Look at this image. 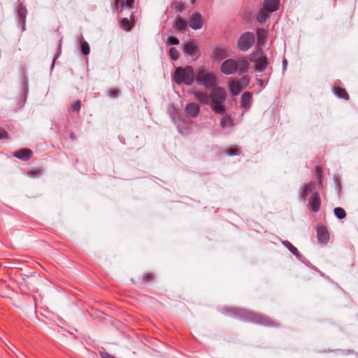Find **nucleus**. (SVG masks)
<instances>
[{
    "label": "nucleus",
    "mask_w": 358,
    "mask_h": 358,
    "mask_svg": "<svg viewBox=\"0 0 358 358\" xmlns=\"http://www.w3.org/2000/svg\"><path fill=\"white\" fill-rule=\"evenodd\" d=\"M235 311V317L245 322L270 327H278L280 326L278 322L270 317L259 313L241 308H238V310Z\"/></svg>",
    "instance_id": "obj_1"
},
{
    "label": "nucleus",
    "mask_w": 358,
    "mask_h": 358,
    "mask_svg": "<svg viewBox=\"0 0 358 358\" xmlns=\"http://www.w3.org/2000/svg\"><path fill=\"white\" fill-rule=\"evenodd\" d=\"M227 93L224 88L214 87L210 94V105L215 113L222 115L225 112L224 103L225 102Z\"/></svg>",
    "instance_id": "obj_2"
},
{
    "label": "nucleus",
    "mask_w": 358,
    "mask_h": 358,
    "mask_svg": "<svg viewBox=\"0 0 358 358\" xmlns=\"http://www.w3.org/2000/svg\"><path fill=\"white\" fill-rule=\"evenodd\" d=\"M249 63L247 59H242L238 61L233 59L225 60L221 65V71L225 75H230L236 73L237 70L243 73L247 71Z\"/></svg>",
    "instance_id": "obj_3"
},
{
    "label": "nucleus",
    "mask_w": 358,
    "mask_h": 358,
    "mask_svg": "<svg viewBox=\"0 0 358 358\" xmlns=\"http://www.w3.org/2000/svg\"><path fill=\"white\" fill-rule=\"evenodd\" d=\"M194 79V69L191 66L178 67L173 74V80L178 85H191Z\"/></svg>",
    "instance_id": "obj_4"
},
{
    "label": "nucleus",
    "mask_w": 358,
    "mask_h": 358,
    "mask_svg": "<svg viewBox=\"0 0 358 358\" xmlns=\"http://www.w3.org/2000/svg\"><path fill=\"white\" fill-rule=\"evenodd\" d=\"M250 60L255 64V69L258 72H264L268 65L267 57L263 54V50L261 48H258L253 52Z\"/></svg>",
    "instance_id": "obj_5"
},
{
    "label": "nucleus",
    "mask_w": 358,
    "mask_h": 358,
    "mask_svg": "<svg viewBox=\"0 0 358 358\" xmlns=\"http://www.w3.org/2000/svg\"><path fill=\"white\" fill-rule=\"evenodd\" d=\"M196 80L199 84L204 85L207 88L212 87L216 84V78L212 73L207 72L204 69H200L196 76Z\"/></svg>",
    "instance_id": "obj_6"
},
{
    "label": "nucleus",
    "mask_w": 358,
    "mask_h": 358,
    "mask_svg": "<svg viewBox=\"0 0 358 358\" xmlns=\"http://www.w3.org/2000/svg\"><path fill=\"white\" fill-rule=\"evenodd\" d=\"M255 36L252 32H245L242 34L238 39V48L243 52L248 50L255 43Z\"/></svg>",
    "instance_id": "obj_7"
},
{
    "label": "nucleus",
    "mask_w": 358,
    "mask_h": 358,
    "mask_svg": "<svg viewBox=\"0 0 358 358\" xmlns=\"http://www.w3.org/2000/svg\"><path fill=\"white\" fill-rule=\"evenodd\" d=\"M250 83V78L248 76H242L239 80H233L229 83L230 92L234 95H238Z\"/></svg>",
    "instance_id": "obj_8"
},
{
    "label": "nucleus",
    "mask_w": 358,
    "mask_h": 358,
    "mask_svg": "<svg viewBox=\"0 0 358 358\" xmlns=\"http://www.w3.org/2000/svg\"><path fill=\"white\" fill-rule=\"evenodd\" d=\"M320 184L317 183L315 181H311L308 183L303 184V186L301 187L299 196L300 198L305 202L307 200V196L310 194H313L315 192H317L318 186Z\"/></svg>",
    "instance_id": "obj_9"
},
{
    "label": "nucleus",
    "mask_w": 358,
    "mask_h": 358,
    "mask_svg": "<svg viewBox=\"0 0 358 358\" xmlns=\"http://www.w3.org/2000/svg\"><path fill=\"white\" fill-rule=\"evenodd\" d=\"M321 199L318 192H315L310 196L308 201V207L314 213H317L320 209Z\"/></svg>",
    "instance_id": "obj_10"
},
{
    "label": "nucleus",
    "mask_w": 358,
    "mask_h": 358,
    "mask_svg": "<svg viewBox=\"0 0 358 358\" xmlns=\"http://www.w3.org/2000/svg\"><path fill=\"white\" fill-rule=\"evenodd\" d=\"M183 52L185 55L192 57H196L199 52V48L193 41H188L183 45Z\"/></svg>",
    "instance_id": "obj_11"
},
{
    "label": "nucleus",
    "mask_w": 358,
    "mask_h": 358,
    "mask_svg": "<svg viewBox=\"0 0 358 358\" xmlns=\"http://www.w3.org/2000/svg\"><path fill=\"white\" fill-rule=\"evenodd\" d=\"M202 26V15L199 13H194L189 18V27L193 29H199Z\"/></svg>",
    "instance_id": "obj_12"
},
{
    "label": "nucleus",
    "mask_w": 358,
    "mask_h": 358,
    "mask_svg": "<svg viewBox=\"0 0 358 358\" xmlns=\"http://www.w3.org/2000/svg\"><path fill=\"white\" fill-rule=\"evenodd\" d=\"M318 241L321 243H327L329 239V234L326 227L320 226L317 229Z\"/></svg>",
    "instance_id": "obj_13"
},
{
    "label": "nucleus",
    "mask_w": 358,
    "mask_h": 358,
    "mask_svg": "<svg viewBox=\"0 0 358 358\" xmlns=\"http://www.w3.org/2000/svg\"><path fill=\"white\" fill-rule=\"evenodd\" d=\"M33 155V152L30 149L22 148L15 151L13 156L23 161L29 160Z\"/></svg>",
    "instance_id": "obj_14"
},
{
    "label": "nucleus",
    "mask_w": 358,
    "mask_h": 358,
    "mask_svg": "<svg viewBox=\"0 0 358 358\" xmlns=\"http://www.w3.org/2000/svg\"><path fill=\"white\" fill-rule=\"evenodd\" d=\"M185 112L189 116L196 117L200 112V106L194 102L189 103L185 107Z\"/></svg>",
    "instance_id": "obj_15"
},
{
    "label": "nucleus",
    "mask_w": 358,
    "mask_h": 358,
    "mask_svg": "<svg viewBox=\"0 0 358 358\" xmlns=\"http://www.w3.org/2000/svg\"><path fill=\"white\" fill-rule=\"evenodd\" d=\"M279 4V0H264L263 8L268 13H273L278 9Z\"/></svg>",
    "instance_id": "obj_16"
},
{
    "label": "nucleus",
    "mask_w": 358,
    "mask_h": 358,
    "mask_svg": "<svg viewBox=\"0 0 358 358\" xmlns=\"http://www.w3.org/2000/svg\"><path fill=\"white\" fill-rule=\"evenodd\" d=\"M252 94L249 92H245L241 96V107L245 110H249L252 105Z\"/></svg>",
    "instance_id": "obj_17"
},
{
    "label": "nucleus",
    "mask_w": 358,
    "mask_h": 358,
    "mask_svg": "<svg viewBox=\"0 0 358 358\" xmlns=\"http://www.w3.org/2000/svg\"><path fill=\"white\" fill-rule=\"evenodd\" d=\"M27 13V10L26 7L24 6L22 3H20L17 6V16L20 22L22 23L23 30L25 29Z\"/></svg>",
    "instance_id": "obj_18"
},
{
    "label": "nucleus",
    "mask_w": 358,
    "mask_h": 358,
    "mask_svg": "<svg viewBox=\"0 0 358 358\" xmlns=\"http://www.w3.org/2000/svg\"><path fill=\"white\" fill-rule=\"evenodd\" d=\"M193 94L200 103L203 104H208L210 103V95H208L207 93L199 91H194L193 92Z\"/></svg>",
    "instance_id": "obj_19"
},
{
    "label": "nucleus",
    "mask_w": 358,
    "mask_h": 358,
    "mask_svg": "<svg viewBox=\"0 0 358 358\" xmlns=\"http://www.w3.org/2000/svg\"><path fill=\"white\" fill-rule=\"evenodd\" d=\"M333 92L336 96L341 99H343L345 100H349L350 96L347 92V91L342 87H335L333 89Z\"/></svg>",
    "instance_id": "obj_20"
},
{
    "label": "nucleus",
    "mask_w": 358,
    "mask_h": 358,
    "mask_svg": "<svg viewBox=\"0 0 358 358\" xmlns=\"http://www.w3.org/2000/svg\"><path fill=\"white\" fill-rule=\"evenodd\" d=\"M282 244L287 248L292 254H293L296 257L299 259L301 257V254L298 251L297 248L294 247L289 241H282Z\"/></svg>",
    "instance_id": "obj_21"
},
{
    "label": "nucleus",
    "mask_w": 358,
    "mask_h": 358,
    "mask_svg": "<svg viewBox=\"0 0 358 358\" xmlns=\"http://www.w3.org/2000/svg\"><path fill=\"white\" fill-rule=\"evenodd\" d=\"M257 44L258 45H262L266 38V31L264 29H258L257 30Z\"/></svg>",
    "instance_id": "obj_22"
},
{
    "label": "nucleus",
    "mask_w": 358,
    "mask_h": 358,
    "mask_svg": "<svg viewBox=\"0 0 358 358\" xmlns=\"http://www.w3.org/2000/svg\"><path fill=\"white\" fill-rule=\"evenodd\" d=\"M214 55L216 59H223L228 56V51L225 48H217L214 50Z\"/></svg>",
    "instance_id": "obj_23"
},
{
    "label": "nucleus",
    "mask_w": 358,
    "mask_h": 358,
    "mask_svg": "<svg viewBox=\"0 0 358 358\" xmlns=\"http://www.w3.org/2000/svg\"><path fill=\"white\" fill-rule=\"evenodd\" d=\"M175 27L179 31H183L186 29L187 22L181 17H178L175 22Z\"/></svg>",
    "instance_id": "obj_24"
},
{
    "label": "nucleus",
    "mask_w": 358,
    "mask_h": 358,
    "mask_svg": "<svg viewBox=\"0 0 358 358\" xmlns=\"http://www.w3.org/2000/svg\"><path fill=\"white\" fill-rule=\"evenodd\" d=\"M268 12L266 10H265V8H262L257 15V22L260 23H264V22H266V20L268 18Z\"/></svg>",
    "instance_id": "obj_25"
},
{
    "label": "nucleus",
    "mask_w": 358,
    "mask_h": 358,
    "mask_svg": "<svg viewBox=\"0 0 358 358\" xmlns=\"http://www.w3.org/2000/svg\"><path fill=\"white\" fill-rule=\"evenodd\" d=\"M233 124V120L229 115L224 116L220 122V125L222 128L230 127Z\"/></svg>",
    "instance_id": "obj_26"
},
{
    "label": "nucleus",
    "mask_w": 358,
    "mask_h": 358,
    "mask_svg": "<svg viewBox=\"0 0 358 358\" xmlns=\"http://www.w3.org/2000/svg\"><path fill=\"white\" fill-rule=\"evenodd\" d=\"M120 27L125 31H130L131 29L130 21L127 17L120 19Z\"/></svg>",
    "instance_id": "obj_27"
},
{
    "label": "nucleus",
    "mask_w": 358,
    "mask_h": 358,
    "mask_svg": "<svg viewBox=\"0 0 358 358\" xmlns=\"http://www.w3.org/2000/svg\"><path fill=\"white\" fill-rule=\"evenodd\" d=\"M124 6H125L124 0H115L112 7L113 10H116L118 12H122Z\"/></svg>",
    "instance_id": "obj_28"
},
{
    "label": "nucleus",
    "mask_w": 358,
    "mask_h": 358,
    "mask_svg": "<svg viewBox=\"0 0 358 358\" xmlns=\"http://www.w3.org/2000/svg\"><path fill=\"white\" fill-rule=\"evenodd\" d=\"M155 275L153 273H146L143 275L142 280L143 283H149L155 280Z\"/></svg>",
    "instance_id": "obj_29"
},
{
    "label": "nucleus",
    "mask_w": 358,
    "mask_h": 358,
    "mask_svg": "<svg viewBox=\"0 0 358 358\" xmlns=\"http://www.w3.org/2000/svg\"><path fill=\"white\" fill-rule=\"evenodd\" d=\"M334 211L335 215L338 219H343L346 216V213H345V210L342 208L336 207L334 208Z\"/></svg>",
    "instance_id": "obj_30"
},
{
    "label": "nucleus",
    "mask_w": 358,
    "mask_h": 358,
    "mask_svg": "<svg viewBox=\"0 0 358 358\" xmlns=\"http://www.w3.org/2000/svg\"><path fill=\"white\" fill-rule=\"evenodd\" d=\"M80 50L83 55H87L90 54V48L87 41H83L81 43Z\"/></svg>",
    "instance_id": "obj_31"
},
{
    "label": "nucleus",
    "mask_w": 358,
    "mask_h": 358,
    "mask_svg": "<svg viewBox=\"0 0 358 358\" xmlns=\"http://www.w3.org/2000/svg\"><path fill=\"white\" fill-rule=\"evenodd\" d=\"M169 56L171 59L176 61L179 58L180 54L176 48H171L169 50Z\"/></svg>",
    "instance_id": "obj_32"
},
{
    "label": "nucleus",
    "mask_w": 358,
    "mask_h": 358,
    "mask_svg": "<svg viewBox=\"0 0 358 358\" xmlns=\"http://www.w3.org/2000/svg\"><path fill=\"white\" fill-rule=\"evenodd\" d=\"M238 308H234V307L224 308L222 310V313L227 315L235 317V312L236 311H234V310H238Z\"/></svg>",
    "instance_id": "obj_33"
},
{
    "label": "nucleus",
    "mask_w": 358,
    "mask_h": 358,
    "mask_svg": "<svg viewBox=\"0 0 358 358\" xmlns=\"http://www.w3.org/2000/svg\"><path fill=\"white\" fill-rule=\"evenodd\" d=\"M62 39L61 38L59 41V43H58V47H57V53L55 54L53 59H52V68H53L54 65H55V61L57 59V58L59 57V55H61V52H62Z\"/></svg>",
    "instance_id": "obj_34"
},
{
    "label": "nucleus",
    "mask_w": 358,
    "mask_h": 358,
    "mask_svg": "<svg viewBox=\"0 0 358 358\" xmlns=\"http://www.w3.org/2000/svg\"><path fill=\"white\" fill-rule=\"evenodd\" d=\"M226 152L228 155L234 156L240 155L241 151L236 148H230L226 150Z\"/></svg>",
    "instance_id": "obj_35"
},
{
    "label": "nucleus",
    "mask_w": 358,
    "mask_h": 358,
    "mask_svg": "<svg viewBox=\"0 0 358 358\" xmlns=\"http://www.w3.org/2000/svg\"><path fill=\"white\" fill-rule=\"evenodd\" d=\"M81 108V102L80 100L75 101L72 104L71 109L72 111L79 112Z\"/></svg>",
    "instance_id": "obj_36"
},
{
    "label": "nucleus",
    "mask_w": 358,
    "mask_h": 358,
    "mask_svg": "<svg viewBox=\"0 0 358 358\" xmlns=\"http://www.w3.org/2000/svg\"><path fill=\"white\" fill-rule=\"evenodd\" d=\"M120 94V91L117 89H111L109 90L108 95L110 98H117Z\"/></svg>",
    "instance_id": "obj_37"
},
{
    "label": "nucleus",
    "mask_w": 358,
    "mask_h": 358,
    "mask_svg": "<svg viewBox=\"0 0 358 358\" xmlns=\"http://www.w3.org/2000/svg\"><path fill=\"white\" fill-rule=\"evenodd\" d=\"M167 43L169 45H178L179 40L175 36H169L167 39Z\"/></svg>",
    "instance_id": "obj_38"
},
{
    "label": "nucleus",
    "mask_w": 358,
    "mask_h": 358,
    "mask_svg": "<svg viewBox=\"0 0 358 358\" xmlns=\"http://www.w3.org/2000/svg\"><path fill=\"white\" fill-rule=\"evenodd\" d=\"M315 171H316L317 178L318 180V182L320 184H321V182H322V181H321L322 169L320 166H316L315 167Z\"/></svg>",
    "instance_id": "obj_39"
},
{
    "label": "nucleus",
    "mask_w": 358,
    "mask_h": 358,
    "mask_svg": "<svg viewBox=\"0 0 358 358\" xmlns=\"http://www.w3.org/2000/svg\"><path fill=\"white\" fill-rule=\"evenodd\" d=\"M7 137H8L7 132L3 129H0V139L6 138Z\"/></svg>",
    "instance_id": "obj_40"
},
{
    "label": "nucleus",
    "mask_w": 358,
    "mask_h": 358,
    "mask_svg": "<svg viewBox=\"0 0 358 358\" xmlns=\"http://www.w3.org/2000/svg\"><path fill=\"white\" fill-rule=\"evenodd\" d=\"M100 355H101V358H113L114 357L113 356H112L111 355L108 354L106 352H101Z\"/></svg>",
    "instance_id": "obj_41"
},
{
    "label": "nucleus",
    "mask_w": 358,
    "mask_h": 358,
    "mask_svg": "<svg viewBox=\"0 0 358 358\" xmlns=\"http://www.w3.org/2000/svg\"><path fill=\"white\" fill-rule=\"evenodd\" d=\"M135 0H126L125 6L128 8H132Z\"/></svg>",
    "instance_id": "obj_42"
},
{
    "label": "nucleus",
    "mask_w": 358,
    "mask_h": 358,
    "mask_svg": "<svg viewBox=\"0 0 358 358\" xmlns=\"http://www.w3.org/2000/svg\"><path fill=\"white\" fill-rule=\"evenodd\" d=\"M175 8L176 11L180 12L183 10V5L182 3H177Z\"/></svg>",
    "instance_id": "obj_43"
},
{
    "label": "nucleus",
    "mask_w": 358,
    "mask_h": 358,
    "mask_svg": "<svg viewBox=\"0 0 358 358\" xmlns=\"http://www.w3.org/2000/svg\"><path fill=\"white\" fill-rule=\"evenodd\" d=\"M69 138L72 140V141H75L76 139V134L73 133V132H71L70 134H69Z\"/></svg>",
    "instance_id": "obj_44"
},
{
    "label": "nucleus",
    "mask_w": 358,
    "mask_h": 358,
    "mask_svg": "<svg viewBox=\"0 0 358 358\" xmlns=\"http://www.w3.org/2000/svg\"><path fill=\"white\" fill-rule=\"evenodd\" d=\"M257 83H258L261 86H262V85H263V83H264V81H263V80H262V79H258V80H257Z\"/></svg>",
    "instance_id": "obj_45"
},
{
    "label": "nucleus",
    "mask_w": 358,
    "mask_h": 358,
    "mask_svg": "<svg viewBox=\"0 0 358 358\" xmlns=\"http://www.w3.org/2000/svg\"><path fill=\"white\" fill-rule=\"evenodd\" d=\"M282 63H283V67H284V69H285V67H286V66L287 64V60L284 59Z\"/></svg>",
    "instance_id": "obj_46"
},
{
    "label": "nucleus",
    "mask_w": 358,
    "mask_h": 358,
    "mask_svg": "<svg viewBox=\"0 0 358 358\" xmlns=\"http://www.w3.org/2000/svg\"><path fill=\"white\" fill-rule=\"evenodd\" d=\"M196 0H191L192 3H194Z\"/></svg>",
    "instance_id": "obj_47"
},
{
    "label": "nucleus",
    "mask_w": 358,
    "mask_h": 358,
    "mask_svg": "<svg viewBox=\"0 0 358 358\" xmlns=\"http://www.w3.org/2000/svg\"><path fill=\"white\" fill-rule=\"evenodd\" d=\"M113 358H115V357H113Z\"/></svg>",
    "instance_id": "obj_48"
},
{
    "label": "nucleus",
    "mask_w": 358,
    "mask_h": 358,
    "mask_svg": "<svg viewBox=\"0 0 358 358\" xmlns=\"http://www.w3.org/2000/svg\"><path fill=\"white\" fill-rule=\"evenodd\" d=\"M113 358H115V357H113Z\"/></svg>",
    "instance_id": "obj_49"
}]
</instances>
